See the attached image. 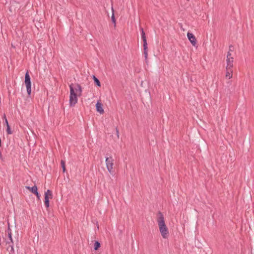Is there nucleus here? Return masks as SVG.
<instances>
[{"label": "nucleus", "instance_id": "nucleus-24", "mask_svg": "<svg viewBox=\"0 0 254 254\" xmlns=\"http://www.w3.org/2000/svg\"><path fill=\"white\" fill-rule=\"evenodd\" d=\"M62 169H63V172H65V170H66L65 166L63 167L62 168Z\"/></svg>", "mask_w": 254, "mask_h": 254}, {"label": "nucleus", "instance_id": "nucleus-11", "mask_svg": "<svg viewBox=\"0 0 254 254\" xmlns=\"http://www.w3.org/2000/svg\"><path fill=\"white\" fill-rule=\"evenodd\" d=\"M7 244H9V245L8 246V247L7 248V250L8 251H9V254H13L14 253V248H13V243L12 244L9 242H7Z\"/></svg>", "mask_w": 254, "mask_h": 254}, {"label": "nucleus", "instance_id": "nucleus-1", "mask_svg": "<svg viewBox=\"0 0 254 254\" xmlns=\"http://www.w3.org/2000/svg\"><path fill=\"white\" fill-rule=\"evenodd\" d=\"M157 216L158 218L157 221L159 231L162 237L164 239H166L168 238L169 232L165 223L164 216L160 211H159L157 213Z\"/></svg>", "mask_w": 254, "mask_h": 254}, {"label": "nucleus", "instance_id": "nucleus-4", "mask_svg": "<svg viewBox=\"0 0 254 254\" xmlns=\"http://www.w3.org/2000/svg\"><path fill=\"white\" fill-rule=\"evenodd\" d=\"M105 162L108 171L111 174H113L114 173L113 170L114 159L113 157L111 155L106 156Z\"/></svg>", "mask_w": 254, "mask_h": 254}, {"label": "nucleus", "instance_id": "nucleus-18", "mask_svg": "<svg viewBox=\"0 0 254 254\" xmlns=\"http://www.w3.org/2000/svg\"><path fill=\"white\" fill-rule=\"evenodd\" d=\"M6 131L8 134H11L12 133V131L10 130V126L9 125H7Z\"/></svg>", "mask_w": 254, "mask_h": 254}, {"label": "nucleus", "instance_id": "nucleus-7", "mask_svg": "<svg viewBox=\"0 0 254 254\" xmlns=\"http://www.w3.org/2000/svg\"><path fill=\"white\" fill-rule=\"evenodd\" d=\"M187 36H188V39L189 40V41H190L191 44L194 47H196V45H197L196 40L195 37L194 36V35L191 33L188 32Z\"/></svg>", "mask_w": 254, "mask_h": 254}, {"label": "nucleus", "instance_id": "nucleus-15", "mask_svg": "<svg viewBox=\"0 0 254 254\" xmlns=\"http://www.w3.org/2000/svg\"><path fill=\"white\" fill-rule=\"evenodd\" d=\"M93 78L94 79V83L99 87L101 86V83L99 80L95 76H93Z\"/></svg>", "mask_w": 254, "mask_h": 254}, {"label": "nucleus", "instance_id": "nucleus-16", "mask_svg": "<svg viewBox=\"0 0 254 254\" xmlns=\"http://www.w3.org/2000/svg\"><path fill=\"white\" fill-rule=\"evenodd\" d=\"M100 243L98 241H96L94 243V249L95 250H97L100 247Z\"/></svg>", "mask_w": 254, "mask_h": 254}, {"label": "nucleus", "instance_id": "nucleus-6", "mask_svg": "<svg viewBox=\"0 0 254 254\" xmlns=\"http://www.w3.org/2000/svg\"><path fill=\"white\" fill-rule=\"evenodd\" d=\"M53 194L52 191L48 190L44 194V203L47 208L49 207V198H52Z\"/></svg>", "mask_w": 254, "mask_h": 254}, {"label": "nucleus", "instance_id": "nucleus-10", "mask_svg": "<svg viewBox=\"0 0 254 254\" xmlns=\"http://www.w3.org/2000/svg\"><path fill=\"white\" fill-rule=\"evenodd\" d=\"M227 67L233 68V62H234V58H227Z\"/></svg>", "mask_w": 254, "mask_h": 254}, {"label": "nucleus", "instance_id": "nucleus-21", "mask_svg": "<svg viewBox=\"0 0 254 254\" xmlns=\"http://www.w3.org/2000/svg\"><path fill=\"white\" fill-rule=\"evenodd\" d=\"M61 166H62V167L63 168V167H64L65 166V161L63 160H61Z\"/></svg>", "mask_w": 254, "mask_h": 254}, {"label": "nucleus", "instance_id": "nucleus-13", "mask_svg": "<svg viewBox=\"0 0 254 254\" xmlns=\"http://www.w3.org/2000/svg\"><path fill=\"white\" fill-rule=\"evenodd\" d=\"M74 90L76 94L78 93L79 95H81L82 90V88H81V86H80V85H79V84H77L76 85V88H75L74 89Z\"/></svg>", "mask_w": 254, "mask_h": 254}, {"label": "nucleus", "instance_id": "nucleus-2", "mask_svg": "<svg viewBox=\"0 0 254 254\" xmlns=\"http://www.w3.org/2000/svg\"><path fill=\"white\" fill-rule=\"evenodd\" d=\"M69 86L70 89L69 105L71 107H73L77 102V94L75 92L73 84H70Z\"/></svg>", "mask_w": 254, "mask_h": 254}, {"label": "nucleus", "instance_id": "nucleus-22", "mask_svg": "<svg viewBox=\"0 0 254 254\" xmlns=\"http://www.w3.org/2000/svg\"><path fill=\"white\" fill-rule=\"evenodd\" d=\"M34 194H35V195H36V197H37V198H38V199H40V194L38 193V191H37V192H35V193H34Z\"/></svg>", "mask_w": 254, "mask_h": 254}, {"label": "nucleus", "instance_id": "nucleus-5", "mask_svg": "<svg viewBox=\"0 0 254 254\" xmlns=\"http://www.w3.org/2000/svg\"><path fill=\"white\" fill-rule=\"evenodd\" d=\"M24 82L26 87L27 94L30 95L31 92V82L28 71L25 74Z\"/></svg>", "mask_w": 254, "mask_h": 254}, {"label": "nucleus", "instance_id": "nucleus-9", "mask_svg": "<svg viewBox=\"0 0 254 254\" xmlns=\"http://www.w3.org/2000/svg\"><path fill=\"white\" fill-rule=\"evenodd\" d=\"M233 76V69L232 68H229L226 67V77L230 79Z\"/></svg>", "mask_w": 254, "mask_h": 254}, {"label": "nucleus", "instance_id": "nucleus-3", "mask_svg": "<svg viewBox=\"0 0 254 254\" xmlns=\"http://www.w3.org/2000/svg\"><path fill=\"white\" fill-rule=\"evenodd\" d=\"M140 29L141 31V39L143 41V55L144 56L145 62L147 63L148 56L147 40L146 38L145 33L143 30V29L142 27H140Z\"/></svg>", "mask_w": 254, "mask_h": 254}, {"label": "nucleus", "instance_id": "nucleus-17", "mask_svg": "<svg viewBox=\"0 0 254 254\" xmlns=\"http://www.w3.org/2000/svg\"><path fill=\"white\" fill-rule=\"evenodd\" d=\"M232 48H233V46L232 45L229 46V51L227 53V58H232V57H231V54L230 53V51H232V50L231 49Z\"/></svg>", "mask_w": 254, "mask_h": 254}, {"label": "nucleus", "instance_id": "nucleus-19", "mask_svg": "<svg viewBox=\"0 0 254 254\" xmlns=\"http://www.w3.org/2000/svg\"><path fill=\"white\" fill-rule=\"evenodd\" d=\"M3 118L4 119V124H5L6 125V127L7 126V125H8V121H7V120L6 118V116L5 115H4L3 116Z\"/></svg>", "mask_w": 254, "mask_h": 254}, {"label": "nucleus", "instance_id": "nucleus-20", "mask_svg": "<svg viewBox=\"0 0 254 254\" xmlns=\"http://www.w3.org/2000/svg\"><path fill=\"white\" fill-rule=\"evenodd\" d=\"M112 20L113 22H114V23H116L115 15H114V13L113 12L112 15Z\"/></svg>", "mask_w": 254, "mask_h": 254}, {"label": "nucleus", "instance_id": "nucleus-23", "mask_svg": "<svg viewBox=\"0 0 254 254\" xmlns=\"http://www.w3.org/2000/svg\"><path fill=\"white\" fill-rule=\"evenodd\" d=\"M116 130L117 135L118 137H119V130L117 128H116Z\"/></svg>", "mask_w": 254, "mask_h": 254}, {"label": "nucleus", "instance_id": "nucleus-8", "mask_svg": "<svg viewBox=\"0 0 254 254\" xmlns=\"http://www.w3.org/2000/svg\"><path fill=\"white\" fill-rule=\"evenodd\" d=\"M96 107L97 111L100 114H103L104 113V111L103 108V105L100 101H98L97 102Z\"/></svg>", "mask_w": 254, "mask_h": 254}, {"label": "nucleus", "instance_id": "nucleus-25", "mask_svg": "<svg viewBox=\"0 0 254 254\" xmlns=\"http://www.w3.org/2000/svg\"><path fill=\"white\" fill-rule=\"evenodd\" d=\"M190 0H187V1H189Z\"/></svg>", "mask_w": 254, "mask_h": 254}, {"label": "nucleus", "instance_id": "nucleus-14", "mask_svg": "<svg viewBox=\"0 0 254 254\" xmlns=\"http://www.w3.org/2000/svg\"><path fill=\"white\" fill-rule=\"evenodd\" d=\"M27 188L30 190L33 193H35V192H37V187L36 186H34L32 187H27Z\"/></svg>", "mask_w": 254, "mask_h": 254}, {"label": "nucleus", "instance_id": "nucleus-12", "mask_svg": "<svg viewBox=\"0 0 254 254\" xmlns=\"http://www.w3.org/2000/svg\"><path fill=\"white\" fill-rule=\"evenodd\" d=\"M7 235H8V237L10 240V243L13 244V240L12 238V232H11V230L9 226L8 227V228L7 229Z\"/></svg>", "mask_w": 254, "mask_h": 254}]
</instances>
